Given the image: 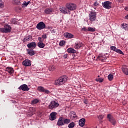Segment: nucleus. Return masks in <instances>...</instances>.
Here are the masks:
<instances>
[{"label": "nucleus", "mask_w": 128, "mask_h": 128, "mask_svg": "<svg viewBox=\"0 0 128 128\" xmlns=\"http://www.w3.org/2000/svg\"><path fill=\"white\" fill-rule=\"evenodd\" d=\"M97 58L100 60H102V62H104V60H106V57L105 56L100 55L98 56Z\"/></svg>", "instance_id": "nucleus-22"}, {"label": "nucleus", "mask_w": 128, "mask_h": 128, "mask_svg": "<svg viewBox=\"0 0 128 128\" xmlns=\"http://www.w3.org/2000/svg\"><path fill=\"white\" fill-rule=\"evenodd\" d=\"M23 66H32V63L30 62V60H25L22 62Z\"/></svg>", "instance_id": "nucleus-13"}, {"label": "nucleus", "mask_w": 128, "mask_h": 128, "mask_svg": "<svg viewBox=\"0 0 128 128\" xmlns=\"http://www.w3.org/2000/svg\"><path fill=\"white\" fill-rule=\"evenodd\" d=\"M38 102H40V100L38 98H35L31 102V104H36Z\"/></svg>", "instance_id": "nucleus-26"}, {"label": "nucleus", "mask_w": 128, "mask_h": 128, "mask_svg": "<svg viewBox=\"0 0 128 128\" xmlns=\"http://www.w3.org/2000/svg\"><path fill=\"white\" fill-rule=\"evenodd\" d=\"M11 30L12 27L8 24H5L4 26V28H0V32H5L6 34L8 32H10Z\"/></svg>", "instance_id": "nucleus-2"}, {"label": "nucleus", "mask_w": 128, "mask_h": 128, "mask_svg": "<svg viewBox=\"0 0 128 128\" xmlns=\"http://www.w3.org/2000/svg\"><path fill=\"white\" fill-rule=\"evenodd\" d=\"M107 118L108 120L113 124V126H114L116 124V119L114 118V116L111 114H108L107 115Z\"/></svg>", "instance_id": "nucleus-6"}, {"label": "nucleus", "mask_w": 128, "mask_h": 128, "mask_svg": "<svg viewBox=\"0 0 128 128\" xmlns=\"http://www.w3.org/2000/svg\"><path fill=\"white\" fill-rule=\"evenodd\" d=\"M98 120H102V118H104V116L100 115V116H98Z\"/></svg>", "instance_id": "nucleus-40"}, {"label": "nucleus", "mask_w": 128, "mask_h": 128, "mask_svg": "<svg viewBox=\"0 0 128 128\" xmlns=\"http://www.w3.org/2000/svg\"><path fill=\"white\" fill-rule=\"evenodd\" d=\"M63 57L64 58H68V54H65L63 56Z\"/></svg>", "instance_id": "nucleus-49"}, {"label": "nucleus", "mask_w": 128, "mask_h": 128, "mask_svg": "<svg viewBox=\"0 0 128 128\" xmlns=\"http://www.w3.org/2000/svg\"><path fill=\"white\" fill-rule=\"evenodd\" d=\"M124 10H125L128 11V7L125 8Z\"/></svg>", "instance_id": "nucleus-51"}, {"label": "nucleus", "mask_w": 128, "mask_h": 128, "mask_svg": "<svg viewBox=\"0 0 128 128\" xmlns=\"http://www.w3.org/2000/svg\"><path fill=\"white\" fill-rule=\"evenodd\" d=\"M36 28L41 30H44V28H46V24L42 22H40L36 25Z\"/></svg>", "instance_id": "nucleus-9"}, {"label": "nucleus", "mask_w": 128, "mask_h": 128, "mask_svg": "<svg viewBox=\"0 0 128 128\" xmlns=\"http://www.w3.org/2000/svg\"><path fill=\"white\" fill-rule=\"evenodd\" d=\"M82 30H84V32H88V30L86 28H82Z\"/></svg>", "instance_id": "nucleus-46"}, {"label": "nucleus", "mask_w": 128, "mask_h": 128, "mask_svg": "<svg viewBox=\"0 0 128 128\" xmlns=\"http://www.w3.org/2000/svg\"><path fill=\"white\" fill-rule=\"evenodd\" d=\"M98 6V2L96 1L94 4V6Z\"/></svg>", "instance_id": "nucleus-45"}, {"label": "nucleus", "mask_w": 128, "mask_h": 128, "mask_svg": "<svg viewBox=\"0 0 128 128\" xmlns=\"http://www.w3.org/2000/svg\"><path fill=\"white\" fill-rule=\"evenodd\" d=\"M42 38H46V35L43 34V35H42Z\"/></svg>", "instance_id": "nucleus-48"}, {"label": "nucleus", "mask_w": 128, "mask_h": 128, "mask_svg": "<svg viewBox=\"0 0 128 128\" xmlns=\"http://www.w3.org/2000/svg\"><path fill=\"white\" fill-rule=\"evenodd\" d=\"M64 38H74V34L69 32H65L64 34Z\"/></svg>", "instance_id": "nucleus-15"}, {"label": "nucleus", "mask_w": 128, "mask_h": 128, "mask_svg": "<svg viewBox=\"0 0 128 128\" xmlns=\"http://www.w3.org/2000/svg\"><path fill=\"white\" fill-rule=\"evenodd\" d=\"M68 80V76H63L55 81L56 86H62Z\"/></svg>", "instance_id": "nucleus-1"}, {"label": "nucleus", "mask_w": 128, "mask_h": 128, "mask_svg": "<svg viewBox=\"0 0 128 128\" xmlns=\"http://www.w3.org/2000/svg\"><path fill=\"white\" fill-rule=\"evenodd\" d=\"M38 90L39 92H44V87L42 86H38Z\"/></svg>", "instance_id": "nucleus-30"}, {"label": "nucleus", "mask_w": 128, "mask_h": 128, "mask_svg": "<svg viewBox=\"0 0 128 128\" xmlns=\"http://www.w3.org/2000/svg\"><path fill=\"white\" fill-rule=\"evenodd\" d=\"M63 122L64 124H68L70 122V120L68 118L63 119Z\"/></svg>", "instance_id": "nucleus-29"}, {"label": "nucleus", "mask_w": 128, "mask_h": 128, "mask_svg": "<svg viewBox=\"0 0 128 128\" xmlns=\"http://www.w3.org/2000/svg\"><path fill=\"white\" fill-rule=\"evenodd\" d=\"M60 12L64 14H70V11L68 10V8L66 6V7H62L60 8Z\"/></svg>", "instance_id": "nucleus-4"}, {"label": "nucleus", "mask_w": 128, "mask_h": 128, "mask_svg": "<svg viewBox=\"0 0 128 128\" xmlns=\"http://www.w3.org/2000/svg\"><path fill=\"white\" fill-rule=\"evenodd\" d=\"M4 7V2H2V0H0V8Z\"/></svg>", "instance_id": "nucleus-43"}, {"label": "nucleus", "mask_w": 128, "mask_h": 128, "mask_svg": "<svg viewBox=\"0 0 128 128\" xmlns=\"http://www.w3.org/2000/svg\"><path fill=\"white\" fill-rule=\"evenodd\" d=\"M68 128H74V122H72L70 123V124H68Z\"/></svg>", "instance_id": "nucleus-32"}, {"label": "nucleus", "mask_w": 128, "mask_h": 128, "mask_svg": "<svg viewBox=\"0 0 128 128\" xmlns=\"http://www.w3.org/2000/svg\"><path fill=\"white\" fill-rule=\"evenodd\" d=\"M86 122V118H82L79 120L78 124L80 126H84Z\"/></svg>", "instance_id": "nucleus-19"}, {"label": "nucleus", "mask_w": 128, "mask_h": 128, "mask_svg": "<svg viewBox=\"0 0 128 128\" xmlns=\"http://www.w3.org/2000/svg\"><path fill=\"white\" fill-rule=\"evenodd\" d=\"M121 28L123 30H126L128 29V24H126L124 23L122 24Z\"/></svg>", "instance_id": "nucleus-27"}, {"label": "nucleus", "mask_w": 128, "mask_h": 128, "mask_svg": "<svg viewBox=\"0 0 128 128\" xmlns=\"http://www.w3.org/2000/svg\"><path fill=\"white\" fill-rule=\"evenodd\" d=\"M30 1H28V2H26L24 1V4H22L23 6H28L30 3Z\"/></svg>", "instance_id": "nucleus-38"}, {"label": "nucleus", "mask_w": 128, "mask_h": 128, "mask_svg": "<svg viewBox=\"0 0 128 128\" xmlns=\"http://www.w3.org/2000/svg\"><path fill=\"white\" fill-rule=\"evenodd\" d=\"M26 50L28 54L31 56H34V54H36L34 50H32V49H27Z\"/></svg>", "instance_id": "nucleus-17"}, {"label": "nucleus", "mask_w": 128, "mask_h": 128, "mask_svg": "<svg viewBox=\"0 0 128 128\" xmlns=\"http://www.w3.org/2000/svg\"><path fill=\"white\" fill-rule=\"evenodd\" d=\"M102 6L104 8L110 10V8H112V2L110 1H106L104 2H102Z\"/></svg>", "instance_id": "nucleus-5"}, {"label": "nucleus", "mask_w": 128, "mask_h": 128, "mask_svg": "<svg viewBox=\"0 0 128 128\" xmlns=\"http://www.w3.org/2000/svg\"><path fill=\"white\" fill-rule=\"evenodd\" d=\"M120 2H124V0H118Z\"/></svg>", "instance_id": "nucleus-52"}, {"label": "nucleus", "mask_w": 128, "mask_h": 128, "mask_svg": "<svg viewBox=\"0 0 128 128\" xmlns=\"http://www.w3.org/2000/svg\"><path fill=\"white\" fill-rule=\"evenodd\" d=\"M18 90H22L24 92H28L30 90V88L28 86V85L24 84L18 88Z\"/></svg>", "instance_id": "nucleus-11"}, {"label": "nucleus", "mask_w": 128, "mask_h": 128, "mask_svg": "<svg viewBox=\"0 0 128 128\" xmlns=\"http://www.w3.org/2000/svg\"><path fill=\"white\" fill-rule=\"evenodd\" d=\"M110 50H114V52H117L118 54H122L123 56L124 54L122 52V50L118 49L116 47L114 46H111Z\"/></svg>", "instance_id": "nucleus-10"}, {"label": "nucleus", "mask_w": 128, "mask_h": 128, "mask_svg": "<svg viewBox=\"0 0 128 128\" xmlns=\"http://www.w3.org/2000/svg\"><path fill=\"white\" fill-rule=\"evenodd\" d=\"M98 78H100V76H98Z\"/></svg>", "instance_id": "nucleus-53"}, {"label": "nucleus", "mask_w": 128, "mask_h": 128, "mask_svg": "<svg viewBox=\"0 0 128 128\" xmlns=\"http://www.w3.org/2000/svg\"><path fill=\"white\" fill-rule=\"evenodd\" d=\"M75 48H76L77 50L78 48H82V43L80 42H78L77 43L75 44Z\"/></svg>", "instance_id": "nucleus-23"}, {"label": "nucleus", "mask_w": 128, "mask_h": 128, "mask_svg": "<svg viewBox=\"0 0 128 128\" xmlns=\"http://www.w3.org/2000/svg\"><path fill=\"white\" fill-rule=\"evenodd\" d=\"M57 125L59 126H64V118L61 117L59 118L57 122Z\"/></svg>", "instance_id": "nucleus-16"}, {"label": "nucleus", "mask_w": 128, "mask_h": 128, "mask_svg": "<svg viewBox=\"0 0 128 128\" xmlns=\"http://www.w3.org/2000/svg\"><path fill=\"white\" fill-rule=\"evenodd\" d=\"M58 106H60V104H58V103L54 101H52L48 106V108L49 110H54V108H58Z\"/></svg>", "instance_id": "nucleus-7"}, {"label": "nucleus", "mask_w": 128, "mask_h": 128, "mask_svg": "<svg viewBox=\"0 0 128 128\" xmlns=\"http://www.w3.org/2000/svg\"><path fill=\"white\" fill-rule=\"evenodd\" d=\"M67 52H68L69 54H76V50H74V49L72 48H68L67 50Z\"/></svg>", "instance_id": "nucleus-24"}, {"label": "nucleus", "mask_w": 128, "mask_h": 128, "mask_svg": "<svg viewBox=\"0 0 128 128\" xmlns=\"http://www.w3.org/2000/svg\"><path fill=\"white\" fill-rule=\"evenodd\" d=\"M11 22H12V24H16V20L14 19H12Z\"/></svg>", "instance_id": "nucleus-41"}, {"label": "nucleus", "mask_w": 128, "mask_h": 128, "mask_svg": "<svg viewBox=\"0 0 128 128\" xmlns=\"http://www.w3.org/2000/svg\"><path fill=\"white\" fill-rule=\"evenodd\" d=\"M71 114V116H72V118H76V112H72Z\"/></svg>", "instance_id": "nucleus-37"}, {"label": "nucleus", "mask_w": 128, "mask_h": 128, "mask_svg": "<svg viewBox=\"0 0 128 128\" xmlns=\"http://www.w3.org/2000/svg\"><path fill=\"white\" fill-rule=\"evenodd\" d=\"M128 14L126 15V16H125V20H128Z\"/></svg>", "instance_id": "nucleus-50"}, {"label": "nucleus", "mask_w": 128, "mask_h": 128, "mask_svg": "<svg viewBox=\"0 0 128 128\" xmlns=\"http://www.w3.org/2000/svg\"><path fill=\"white\" fill-rule=\"evenodd\" d=\"M66 6L68 8L69 11H70V12L72 10H76V5L74 4H72V3L67 4H66Z\"/></svg>", "instance_id": "nucleus-3"}, {"label": "nucleus", "mask_w": 128, "mask_h": 128, "mask_svg": "<svg viewBox=\"0 0 128 128\" xmlns=\"http://www.w3.org/2000/svg\"><path fill=\"white\" fill-rule=\"evenodd\" d=\"M122 72L124 74H126V76H128V69L126 68V66H124L122 68Z\"/></svg>", "instance_id": "nucleus-20"}, {"label": "nucleus", "mask_w": 128, "mask_h": 128, "mask_svg": "<svg viewBox=\"0 0 128 128\" xmlns=\"http://www.w3.org/2000/svg\"><path fill=\"white\" fill-rule=\"evenodd\" d=\"M54 12V8H46L44 10V13L46 14H52Z\"/></svg>", "instance_id": "nucleus-18"}, {"label": "nucleus", "mask_w": 128, "mask_h": 128, "mask_svg": "<svg viewBox=\"0 0 128 128\" xmlns=\"http://www.w3.org/2000/svg\"><path fill=\"white\" fill-rule=\"evenodd\" d=\"M28 48H32V50H34V48H36V44L35 42H32L30 44H27Z\"/></svg>", "instance_id": "nucleus-12"}, {"label": "nucleus", "mask_w": 128, "mask_h": 128, "mask_svg": "<svg viewBox=\"0 0 128 128\" xmlns=\"http://www.w3.org/2000/svg\"><path fill=\"white\" fill-rule=\"evenodd\" d=\"M30 110L32 112V113L30 114V116H32V114H34V112H36V108H30Z\"/></svg>", "instance_id": "nucleus-31"}, {"label": "nucleus", "mask_w": 128, "mask_h": 128, "mask_svg": "<svg viewBox=\"0 0 128 128\" xmlns=\"http://www.w3.org/2000/svg\"><path fill=\"white\" fill-rule=\"evenodd\" d=\"M44 44L42 42H38V48H44Z\"/></svg>", "instance_id": "nucleus-28"}, {"label": "nucleus", "mask_w": 128, "mask_h": 128, "mask_svg": "<svg viewBox=\"0 0 128 128\" xmlns=\"http://www.w3.org/2000/svg\"><path fill=\"white\" fill-rule=\"evenodd\" d=\"M56 112H52L50 114V120H54L56 118Z\"/></svg>", "instance_id": "nucleus-14"}, {"label": "nucleus", "mask_w": 128, "mask_h": 128, "mask_svg": "<svg viewBox=\"0 0 128 128\" xmlns=\"http://www.w3.org/2000/svg\"><path fill=\"white\" fill-rule=\"evenodd\" d=\"M6 72H8L9 74H14V68L11 67H7L6 68Z\"/></svg>", "instance_id": "nucleus-21"}, {"label": "nucleus", "mask_w": 128, "mask_h": 128, "mask_svg": "<svg viewBox=\"0 0 128 128\" xmlns=\"http://www.w3.org/2000/svg\"><path fill=\"white\" fill-rule=\"evenodd\" d=\"M32 37L30 35L28 36H27L24 37V42H29V40H32Z\"/></svg>", "instance_id": "nucleus-25"}, {"label": "nucleus", "mask_w": 128, "mask_h": 128, "mask_svg": "<svg viewBox=\"0 0 128 128\" xmlns=\"http://www.w3.org/2000/svg\"><path fill=\"white\" fill-rule=\"evenodd\" d=\"M96 82H104V78H96Z\"/></svg>", "instance_id": "nucleus-36"}, {"label": "nucleus", "mask_w": 128, "mask_h": 128, "mask_svg": "<svg viewBox=\"0 0 128 128\" xmlns=\"http://www.w3.org/2000/svg\"><path fill=\"white\" fill-rule=\"evenodd\" d=\"M88 32H96V28H94L89 27L88 28Z\"/></svg>", "instance_id": "nucleus-35"}, {"label": "nucleus", "mask_w": 128, "mask_h": 128, "mask_svg": "<svg viewBox=\"0 0 128 128\" xmlns=\"http://www.w3.org/2000/svg\"><path fill=\"white\" fill-rule=\"evenodd\" d=\"M108 78L109 80H112L114 78V75L110 74L108 76Z\"/></svg>", "instance_id": "nucleus-34"}, {"label": "nucleus", "mask_w": 128, "mask_h": 128, "mask_svg": "<svg viewBox=\"0 0 128 128\" xmlns=\"http://www.w3.org/2000/svg\"><path fill=\"white\" fill-rule=\"evenodd\" d=\"M49 70H52V72H54L56 70V67L54 66H50L48 68Z\"/></svg>", "instance_id": "nucleus-33"}, {"label": "nucleus", "mask_w": 128, "mask_h": 128, "mask_svg": "<svg viewBox=\"0 0 128 128\" xmlns=\"http://www.w3.org/2000/svg\"><path fill=\"white\" fill-rule=\"evenodd\" d=\"M43 92H45V94H48L50 93V90L46 89H44V91Z\"/></svg>", "instance_id": "nucleus-44"}, {"label": "nucleus", "mask_w": 128, "mask_h": 128, "mask_svg": "<svg viewBox=\"0 0 128 128\" xmlns=\"http://www.w3.org/2000/svg\"><path fill=\"white\" fill-rule=\"evenodd\" d=\"M38 40H39V42H42V38L38 37Z\"/></svg>", "instance_id": "nucleus-47"}, {"label": "nucleus", "mask_w": 128, "mask_h": 128, "mask_svg": "<svg viewBox=\"0 0 128 128\" xmlns=\"http://www.w3.org/2000/svg\"><path fill=\"white\" fill-rule=\"evenodd\" d=\"M2 92H3V93H4V91H2Z\"/></svg>", "instance_id": "nucleus-54"}, {"label": "nucleus", "mask_w": 128, "mask_h": 128, "mask_svg": "<svg viewBox=\"0 0 128 128\" xmlns=\"http://www.w3.org/2000/svg\"><path fill=\"white\" fill-rule=\"evenodd\" d=\"M89 20L90 22H96V12H91L89 14Z\"/></svg>", "instance_id": "nucleus-8"}, {"label": "nucleus", "mask_w": 128, "mask_h": 128, "mask_svg": "<svg viewBox=\"0 0 128 128\" xmlns=\"http://www.w3.org/2000/svg\"><path fill=\"white\" fill-rule=\"evenodd\" d=\"M14 2L16 4H20V0H14Z\"/></svg>", "instance_id": "nucleus-42"}, {"label": "nucleus", "mask_w": 128, "mask_h": 128, "mask_svg": "<svg viewBox=\"0 0 128 128\" xmlns=\"http://www.w3.org/2000/svg\"><path fill=\"white\" fill-rule=\"evenodd\" d=\"M66 44V42H64V40H62L59 43V45L60 46H64V44Z\"/></svg>", "instance_id": "nucleus-39"}]
</instances>
